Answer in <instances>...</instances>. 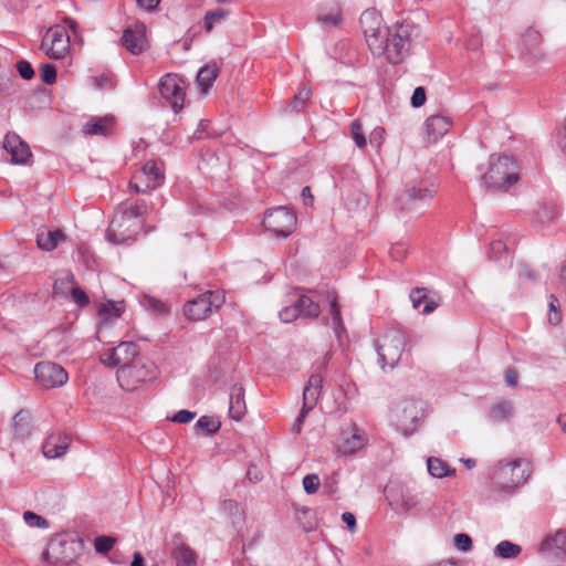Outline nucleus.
I'll return each instance as SVG.
<instances>
[{
    "mask_svg": "<svg viewBox=\"0 0 566 566\" xmlns=\"http://www.w3.org/2000/svg\"><path fill=\"white\" fill-rule=\"evenodd\" d=\"M337 491V479L332 478L324 482V492L333 495Z\"/></svg>",
    "mask_w": 566,
    "mask_h": 566,
    "instance_id": "e2e57ef3",
    "label": "nucleus"
},
{
    "mask_svg": "<svg viewBox=\"0 0 566 566\" xmlns=\"http://www.w3.org/2000/svg\"><path fill=\"white\" fill-rule=\"evenodd\" d=\"M426 102V92L424 88L419 86L415 88L412 96H411V105L413 107H420Z\"/></svg>",
    "mask_w": 566,
    "mask_h": 566,
    "instance_id": "5fc2aeb1",
    "label": "nucleus"
},
{
    "mask_svg": "<svg viewBox=\"0 0 566 566\" xmlns=\"http://www.w3.org/2000/svg\"><path fill=\"white\" fill-rule=\"evenodd\" d=\"M391 417L398 430L409 437L415 433L424 417L423 402L417 400L400 402L392 409Z\"/></svg>",
    "mask_w": 566,
    "mask_h": 566,
    "instance_id": "423d86ee",
    "label": "nucleus"
},
{
    "mask_svg": "<svg viewBox=\"0 0 566 566\" xmlns=\"http://www.w3.org/2000/svg\"><path fill=\"white\" fill-rule=\"evenodd\" d=\"M405 335L396 329L384 333L377 340L376 352L382 369L394 368L398 365L405 350Z\"/></svg>",
    "mask_w": 566,
    "mask_h": 566,
    "instance_id": "39448f33",
    "label": "nucleus"
},
{
    "mask_svg": "<svg viewBox=\"0 0 566 566\" xmlns=\"http://www.w3.org/2000/svg\"><path fill=\"white\" fill-rule=\"evenodd\" d=\"M41 78L45 84H53L56 80V70L52 64H43L41 67Z\"/></svg>",
    "mask_w": 566,
    "mask_h": 566,
    "instance_id": "3c124183",
    "label": "nucleus"
},
{
    "mask_svg": "<svg viewBox=\"0 0 566 566\" xmlns=\"http://www.w3.org/2000/svg\"><path fill=\"white\" fill-rule=\"evenodd\" d=\"M138 347L133 342H122L116 347L104 350L99 359L103 365L108 367L122 368L128 366L135 359H139Z\"/></svg>",
    "mask_w": 566,
    "mask_h": 566,
    "instance_id": "f8f14e48",
    "label": "nucleus"
},
{
    "mask_svg": "<svg viewBox=\"0 0 566 566\" xmlns=\"http://www.w3.org/2000/svg\"><path fill=\"white\" fill-rule=\"evenodd\" d=\"M558 216V208L554 205H544L539 207L536 212L535 223L539 226L542 229L545 226L553 223Z\"/></svg>",
    "mask_w": 566,
    "mask_h": 566,
    "instance_id": "4c0bfd02",
    "label": "nucleus"
},
{
    "mask_svg": "<svg viewBox=\"0 0 566 566\" xmlns=\"http://www.w3.org/2000/svg\"><path fill=\"white\" fill-rule=\"evenodd\" d=\"M17 70L20 76L24 80H31L34 76V71L31 64L27 61H19L17 63Z\"/></svg>",
    "mask_w": 566,
    "mask_h": 566,
    "instance_id": "864d4df0",
    "label": "nucleus"
},
{
    "mask_svg": "<svg viewBox=\"0 0 566 566\" xmlns=\"http://www.w3.org/2000/svg\"><path fill=\"white\" fill-rule=\"evenodd\" d=\"M552 298H553V301H551V303H549L551 313L548 314V321L552 324H558L560 322V315L555 310L554 301H556V300L553 296H552Z\"/></svg>",
    "mask_w": 566,
    "mask_h": 566,
    "instance_id": "0e129e2a",
    "label": "nucleus"
},
{
    "mask_svg": "<svg viewBox=\"0 0 566 566\" xmlns=\"http://www.w3.org/2000/svg\"><path fill=\"white\" fill-rule=\"evenodd\" d=\"M319 315V306L311 297L301 295L293 304L285 306L279 313L283 323H291L297 317L315 318Z\"/></svg>",
    "mask_w": 566,
    "mask_h": 566,
    "instance_id": "2eb2a0df",
    "label": "nucleus"
},
{
    "mask_svg": "<svg viewBox=\"0 0 566 566\" xmlns=\"http://www.w3.org/2000/svg\"><path fill=\"white\" fill-rule=\"evenodd\" d=\"M263 226L274 235L286 238L296 228V214L285 207H279L265 214Z\"/></svg>",
    "mask_w": 566,
    "mask_h": 566,
    "instance_id": "9d476101",
    "label": "nucleus"
},
{
    "mask_svg": "<svg viewBox=\"0 0 566 566\" xmlns=\"http://www.w3.org/2000/svg\"><path fill=\"white\" fill-rule=\"evenodd\" d=\"M145 202H136L117 212L107 229L106 237L114 243H126L135 240L142 229L140 217L146 212Z\"/></svg>",
    "mask_w": 566,
    "mask_h": 566,
    "instance_id": "f03ea898",
    "label": "nucleus"
},
{
    "mask_svg": "<svg viewBox=\"0 0 566 566\" xmlns=\"http://www.w3.org/2000/svg\"><path fill=\"white\" fill-rule=\"evenodd\" d=\"M3 147L13 164H27L32 156L29 146L14 134L6 136Z\"/></svg>",
    "mask_w": 566,
    "mask_h": 566,
    "instance_id": "412c9836",
    "label": "nucleus"
},
{
    "mask_svg": "<svg viewBox=\"0 0 566 566\" xmlns=\"http://www.w3.org/2000/svg\"><path fill=\"white\" fill-rule=\"evenodd\" d=\"M224 303L221 291H207L186 303L184 313L190 321H202L218 311Z\"/></svg>",
    "mask_w": 566,
    "mask_h": 566,
    "instance_id": "0eeeda50",
    "label": "nucleus"
},
{
    "mask_svg": "<svg viewBox=\"0 0 566 566\" xmlns=\"http://www.w3.org/2000/svg\"><path fill=\"white\" fill-rule=\"evenodd\" d=\"M196 413L192 412V411H189V410H180L178 411L172 418L171 420L174 422H179V423H188L190 422L193 418H195Z\"/></svg>",
    "mask_w": 566,
    "mask_h": 566,
    "instance_id": "4d7b16f0",
    "label": "nucleus"
},
{
    "mask_svg": "<svg viewBox=\"0 0 566 566\" xmlns=\"http://www.w3.org/2000/svg\"><path fill=\"white\" fill-rule=\"evenodd\" d=\"M23 520L31 527L46 528L49 526L45 518L31 511L23 513Z\"/></svg>",
    "mask_w": 566,
    "mask_h": 566,
    "instance_id": "a18cd8bd",
    "label": "nucleus"
},
{
    "mask_svg": "<svg viewBox=\"0 0 566 566\" xmlns=\"http://www.w3.org/2000/svg\"><path fill=\"white\" fill-rule=\"evenodd\" d=\"M125 312V304L123 301H106L97 305L98 317L102 323H109Z\"/></svg>",
    "mask_w": 566,
    "mask_h": 566,
    "instance_id": "cd10ccee",
    "label": "nucleus"
},
{
    "mask_svg": "<svg viewBox=\"0 0 566 566\" xmlns=\"http://www.w3.org/2000/svg\"><path fill=\"white\" fill-rule=\"evenodd\" d=\"M177 566H196L197 554L186 544L178 545L172 553Z\"/></svg>",
    "mask_w": 566,
    "mask_h": 566,
    "instance_id": "72a5a7b5",
    "label": "nucleus"
},
{
    "mask_svg": "<svg viewBox=\"0 0 566 566\" xmlns=\"http://www.w3.org/2000/svg\"><path fill=\"white\" fill-rule=\"evenodd\" d=\"M366 436L356 426H352L342 433L337 451L342 455H352L361 450L366 444Z\"/></svg>",
    "mask_w": 566,
    "mask_h": 566,
    "instance_id": "6ab92c4d",
    "label": "nucleus"
},
{
    "mask_svg": "<svg viewBox=\"0 0 566 566\" xmlns=\"http://www.w3.org/2000/svg\"><path fill=\"white\" fill-rule=\"evenodd\" d=\"M302 484L305 493L311 495L318 491L321 486V480L317 474H307L303 478Z\"/></svg>",
    "mask_w": 566,
    "mask_h": 566,
    "instance_id": "c03bdc74",
    "label": "nucleus"
},
{
    "mask_svg": "<svg viewBox=\"0 0 566 566\" xmlns=\"http://www.w3.org/2000/svg\"><path fill=\"white\" fill-rule=\"evenodd\" d=\"M342 520L347 525V527L350 532L355 531L356 518H355L354 514H352L350 512H345L342 514Z\"/></svg>",
    "mask_w": 566,
    "mask_h": 566,
    "instance_id": "052dcab7",
    "label": "nucleus"
},
{
    "mask_svg": "<svg viewBox=\"0 0 566 566\" xmlns=\"http://www.w3.org/2000/svg\"><path fill=\"white\" fill-rule=\"evenodd\" d=\"M158 90L160 96L178 113L185 103V82L176 74H166L161 77Z\"/></svg>",
    "mask_w": 566,
    "mask_h": 566,
    "instance_id": "ddd939ff",
    "label": "nucleus"
},
{
    "mask_svg": "<svg viewBox=\"0 0 566 566\" xmlns=\"http://www.w3.org/2000/svg\"><path fill=\"white\" fill-rule=\"evenodd\" d=\"M75 556V542L64 538L52 541L43 553L44 559L50 563L61 562L70 564L74 560Z\"/></svg>",
    "mask_w": 566,
    "mask_h": 566,
    "instance_id": "f3484780",
    "label": "nucleus"
},
{
    "mask_svg": "<svg viewBox=\"0 0 566 566\" xmlns=\"http://www.w3.org/2000/svg\"><path fill=\"white\" fill-rule=\"evenodd\" d=\"M220 421L214 417L201 416L196 423V427L208 434H213L220 429Z\"/></svg>",
    "mask_w": 566,
    "mask_h": 566,
    "instance_id": "79ce46f5",
    "label": "nucleus"
},
{
    "mask_svg": "<svg viewBox=\"0 0 566 566\" xmlns=\"http://www.w3.org/2000/svg\"><path fill=\"white\" fill-rule=\"evenodd\" d=\"M71 439L67 434L52 433L43 443V454L48 459H56L63 455L70 447Z\"/></svg>",
    "mask_w": 566,
    "mask_h": 566,
    "instance_id": "5701e85b",
    "label": "nucleus"
},
{
    "mask_svg": "<svg viewBox=\"0 0 566 566\" xmlns=\"http://www.w3.org/2000/svg\"><path fill=\"white\" fill-rule=\"evenodd\" d=\"M245 412L244 389L240 385H234L230 390L229 415L231 419L240 421Z\"/></svg>",
    "mask_w": 566,
    "mask_h": 566,
    "instance_id": "393cba45",
    "label": "nucleus"
},
{
    "mask_svg": "<svg viewBox=\"0 0 566 566\" xmlns=\"http://www.w3.org/2000/svg\"><path fill=\"white\" fill-rule=\"evenodd\" d=\"M41 49L50 59L65 57L70 52V34L65 27L55 25L50 28L42 40Z\"/></svg>",
    "mask_w": 566,
    "mask_h": 566,
    "instance_id": "9b49d317",
    "label": "nucleus"
},
{
    "mask_svg": "<svg viewBox=\"0 0 566 566\" xmlns=\"http://www.w3.org/2000/svg\"><path fill=\"white\" fill-rule=\"evenodd\" d=\"M518 180V165L510 156H491L489 170L483 175L490 188H505Z\"/></svg>",
    "mask_w": 566,
    "mask_h": 566,
    "instance_id": "7ed1b4c3",
    "label": "nucleus"
},
{
    "mask_svg": "<svg viewBox=\"0 0 566 566\" xmlns=\"http://www.w3.org/2000/svg\"><path fill=\"white\" fill-rule=\"evenodd\" d=\"M433 195L434 190L432 189L426 187H412L398 198V205L401 210L410 211L419 202H428L432 199Z\"/></svg>",
    "mask_w": 566,
    "mask_h": 566,
    "instance_id": "4be33fe9",
    "label": "nucleus"
},
{
    "mask_svg": "<svg viewBox=\"0 0 566 566\" xmlns=\"http://www.w3.org/2000/svg\"><path fill=\"white\" fill-rule=\"evenodd\" d=\"M507 251V248L505 245V243L501 240H496V241H493L491 244H490V255L491 258H497L496 254L501 253V252H506Z\"/></svg>",
    "mask_w": 566,
    "mask_h": 566,
    "instance_id": "bf43d9fd",
    "label": "nucleus"
},
{
    "mask_svg": "<svg viewBox=\"0 0 566 566\" xmlns=\"http://www.w3.org/2000/svg\"><path fill=\"white\" fill-rule=\"evenodd\" d=\"M505 382L510 387H515L517 385V373L514 369H507L504 375Z\"/></svg>",
    "mask_w": 566,
    "mask_h": 566,
    "instance_id": "680f3d73",
    "label": "nucleus"
},
{
    "mask_svg": "<svg viewBox=\"0 0 566 566\" xmlns=\"http://www.w3.org/2000/svg\"><path fill=\"white\" fill-rule=\"evenodd\" d=\"M350 136L358 148H365L367 145V140L361 130V126L358 120H354L350 124Z\"/></svg>",
    "mask_w": 566,
    "mask_h": 566,
    "instance_id": "37998d69",
    "label": "nucleus"
},
{
    "mask_svg": "<svg viewBox=\"0 0 566 566\" xmlns=\"http://www.w3.org/2000/svg\"><path fill=\"white\" fill-rule=\"evenodd\" d=\"M69 295L72 297L73 302L81 307L88 304V296L80 287H71Z\"/></svg>",
    "mask_w": 566,
    "mask_h": 566,
    "instance_id": "603ef678",
    "label": "nucleus"
},
{
    "mask_svg": "<svg viewBox=\"0 0 566 566\" xmlns=\"http://www.w3.org/2000/svg\"><path fill=\"white\" fill-rule=\"evenodd\" d=\"M71 287H75L74 275L70 272H64L55 280L53 284V294L67 296Z\"/></svg>",
    "mask_w": 566,
    "mask_h": 566,
    "instance_id": "58836bf2",
    "label": "nucleus"
},
{
    "mask_svg": "<svg viewBox=\"0 0 566 566\" xmlns=\"http://www.w3.org/2000/svg\"><path fill=\"white\" fill-rule=\"evenodd\" d=\"M122 43L130 53H142L147 48L145 24L136 23L127 28L122 36Z\"/></svg>",
    "mask_w": 566,
    "mask_h": 566,
    "instance_id": "a211bd4d",
    "label": "nucleus"
},
{
    "mask_svg": "<svg viewBox=\"0 0 566 566\" xmlns=\"http://www.w3.org/2000/svg\"><path fill=\"white\" fill-rule=\"evenodd\" d=\"M423 125L428 140L437 143L449 133L453 126V119L449 116L437 114L429 116Z\"/></svg>",
    "mask_w": 566,
    "mask_h": 566,
    "instance_id": "aec40b11",
    "label": "nucleus"
},
{
    "mask_svg": "<svg viewBox=\"0 0 566 566\" xmlns=\"http://www.w3.org/2000/svg\"><path fill=\"white\" fill-rule=\"evenodd\" d=\"M522 553V547L510 541H501L493 549V554L497 558L513 559Z\"/></svg>",
    "mask_w": 566,
    "mask_h": 566,
    "instance_id": "f704fd0d",
    "label": "nucleus"
},
{
    "mask_svg": "<svg viewBox=\"0 0 566 566\" xmlns=\"http://www.w3.org/2000/svg\"><path fill=\"white\" fill-rule=\"evenodd\" d=\"M410 301L413 308L420 311L422 314H430L438 306L433 300L428 297L426 289H413L410 292Z\"/></svg>",
    "mask_w": 566,
    "mask_h": 566,
    "instance_id": "7c9ffc66",
    "label": "nucleus"
},
{
    "mask_svg": "<svg viewBox=\"0 0 566 566\" xmlns=\"http://www.w3.org/2000/svg\"><path fill=\"white\" fill-rule=\"evenodd\" d=\"M541 553L546 556L560 557L566 554V532L557 531L545 537L541 544Z\"/></svg>",
    "mask_w": 566,
    "mask_h": 566,
    "instance_id": "b1692460",
    "label": "nucleus"
},
{
    "mask_svg": "<svg viewBox=\"0 0 566 566\" xmlns=\"http://www.w3.org/2000/svg\"><path fill=\"white\" fill-rule=\"evenodd\" d=\"M530 474L528 463L516 459L500 462L494 474L495 482L505 490H512L526 482Z\"/></svg>",
    "mask_w": 566,
    "mask_h": 566,
    "instance_id": "6e6552de",
    "label": "nucleus"
},
{
    "mask_svg": "<svg viewBox=\"0 0 566 566\" xmlns=\"http://www.w3.org/2000/svg\"><path fill=\"white\" fill-rule=\"evenodd\" d=\"M115 544V538L111 536H98L94 541V548L97 553H108Z\"/></svg>",
    "mask_w": 566,
    "mask_h": 566,
    "instance_id": "de8ad7c7",
    "label": "nucleus"
},
{
    "mask_svg": "<svg viewBox=\"0 0 566 566\" xmlns=\"http://www.w3.org/2000/svg\"><path fill=\"white\" fill-rule=\"evenodd\" d=\"M385 130L382 128H376L370 137V143L377 146L381 145Z\"/></svg>",
    "mask_w": 566,
    "mask_h": 566,
    "instance_id": "69168bd1",
    "label": "nucleus"
},
{
    "mask_svg": "<svg viewBox=\"0 0 566 566\" xmlns=\"http://www.w3.org/2000/svg\"><path fill=\"white\" fill-rule=\"evenodd\" d=\"M228 11L224 9H217L207 11L205 14V29L207 32H211L214 23H219L226 19Z\"/></svg>",
    "mask_w": 566,
    "mask_h": 566,
    "instance_id": "a19ab883",
    "label": "nucleus"
},
{
    "mask_svg": "<svg viewBox=\"0 0 566 566\" xmlns=\"http://www.w3.org/2000/svg\"><path fill=\"white\" fill-rule=\"evenodd\" d=\"M114 126V118L111 116L91 117L83 126V133L90 136H105Z\"/></svg>",
    "mask_w": 566,
    "mask_h": 566,
    "instance_id": "a878e982",
    "label": "nucleus"
},
{
    "mask_svg": "<svg viewBox=\"0 0 566 566\" xmlns=\"http://www.w3.org/2000/svg\"><path fill=\"white\" fill-rule=\"evenodd\" d=\"M30 413L21 410L13 417L12 428L18 438H25L31 432Z\"/></svg>",
    "mask_w": 566,
    "mask_h": 566,
    "instance_id": "e433bc0d",
    "label": "nucleus"
},
{
    "mask_svg": "<svg viewBox=\"0 0 566 566\" xmlns=\"http://www.w3.org/2000/svg\"><path fill=\"white\" fill-rule=\"evenodd\" d=\"M311 90L307 86H302L298 90V93L294 96V98L290 102L289 108L292 112L298 113L304 109L305 105L310 101Z\"/></svg>",
    "mask_w": 566,
    "mask_h": 566,
    "instance_id": "ea45409f",
    "label": "nucleus"
},
{
    "mask_svg": "<svg viewBox=\"0 0 566 566\" xmlns=\"http://www.w3.org/2000/svg\"><path fill=\"white\" fill-rule=\"evenodd\" d=\"M65 240V234L61 230L41 229L36 234V244L43 251H53Z\"/></svg>",
    "mask_w": 566,
    "mask_h": 566,
    "instance_id": "bb28decb",
    "label": "nucleus"
},
{
    "mask_svg": "<svg viewBox=\"0 0 566 566\" xmlns=\"http://www.w3.org/2000/svg\"><path fill=\"white\" fill-rule=\"evenodd\" d=\"M116 375L119 386L126 391H133L142 384L155 379L157 367L148 358L140 357L128 366L118 368Z\"/></svg>",
    "mask_w": 566,
    "mask_h": 566,
    "instance_id": "20e7f679",
    "label": "nucleus"
},
{
    "mask_svg": "<svg viewBox=\"0 0 566 566\" xmlns=\"http://www.w3.org/2000/svg\"><path fill=\"white\" fill-rule=\"evenodd\" d=\"M360 24L364 30L367 45L371 53L385 56L391 64L405 61L410 53V46L416 25L407 22H396L382 32V19L373 10H367L360 15Z\"/></svg>",
    "mask_w": 566,
    "mask_h": 566,
    "instance_id": "f257e3e1",
    "label": "nucleus"
},
{
    "mask_svg": "<svg viewBox=\"0 0 566 566\" xmlns=\"http://www.w3.org/2000/svg\"><path fill=\"white\" fill-rule=\"evenodd\" d=\"M541 40V35L537 31L535 30H528L526 35H525V42L528 43V42H533V43H536Z\"/></svg>",
    "mask_w": 566,
    "mask_h": 566,
    "instance_id": "338daca9",
    "label": "nucleus"
},
{
    "mask_svg": "<svg viewBox=\"0 0 566 566\" xmlns=\"http://www.w3.org/2000/svg\"><path fill=\"white\" fill-rule=\"evenodd\" d=\"M343 21L342 8L338 3H331L317 14V22L323 27H338Z\"/></svg>",
    "mask_w": 566,
    "mask_h": 566,
    "instance_id": "c756f323",
    "label": "nucleus"
},
{
    "mask_svg": "<svg viewBox=\"0 0 566 566\" xmlns=\"http://www.w3.org/2000/svg\"><path fill=\"white\" fill-rule=\"evenodd\" d=\"M219 75V67L216 63H208L203 65L197 74V86L201 94H207L209 88Z\"/></svg>",
    "mask_w": 566,
    "mask_h": 566,
    "instance_id": "c85d7f7f",
    "label": "nucleus"
},
{
    "mask_svg": "<svg viewBox=\"0 0 566 566\" xmlns=\"http://www.w3.org/2000/svg\"><path fill=\"white\" fill-rule=\"evenodd\" d=\"M390 505L399 514H408L416 511L420 503V494L409 488H399L390 491Z\"/></svg>",
    "mask_w": 566,
    "mask_h": 566,
    "instance_id": "dca6fc26",
    "label": "nucleus"
},
{
    "mask_svg": "<svg viewBox=\"0 0 566 566\" xmlns=\"http://www.w3.org/2000/svg\"><path fill=\"white\" fill-rule=\"evenodd\" d=\"M322 379L319 376H312L308 385L303 391V407L313 409L321 394Z\"/></svg>",
    "mask_w": 566,
    "mask_h": 566,
    "instance_id": "473e14b6",
    "label": "nucleus"
},
{
    "mask_svg": "<svg viewBox=\"0 0 566 566\" xmlns=\"http://www.w3.org/2000/svg\"><path fill=\"white\" fill-rule=\"evenodd\" d=\"M160 2L161 0H136L137 7L147 12L156 11Z\"/></svg>",
    "mask_w": 566,
    "mask_h": 566,
    "instance_id": "6e6d98bb",
    "label": "nucleus"
},
{
    "mask_svg": "<svg viewBox=\"0 0 566 566\" xmlns=\"http://www.w3.org/2000/svg\"><path fill=\"white\" fill-rule=\"evenodd\" d=\"M454 547L460 552H469L472 547V539L465 533H459L453 538Z\"/></svg>",
    "mask_w": 566,
    "mask_h": 566,
    "instance_id": "09e8293b",
    "label": "nucleus"
},
{
    "mask_svg": "<svg viewBox=\"0 0 566 566\" xmlns=\"http://www.w3.org/2000/svg\"><path fill=\"white\" fill-rule=\"evenodd\" d=\"M38 382L44 388L61 387L66 384L69 375L65 369L52 361H41L34 367Z\"/></svg>",
    "mask_w": 566,
    "mask_h": 566,
    "instance_id": "4468645a",
    "label": "nucleus"
},
{
    "mask_svg": "<svg viewBox=\"0 0 566 566\" xmlns=\"http://www.w3.org/2000/svg\"><path fill=\"white\" fill-rule=\"evenodd\" d=\"M165 180L163 165L149 160L138 170L129 182V187L137 193L147 192L159 187Z\"/></svg>",
    "mask_w": 566,
    "mask_h": 566,
    "instance_id": "1a4fd4ad",
    "label": "nucleus"
},
{
    "mask_svg": "<svg viewBox=\"0 0 566 566\" xmlns=\"http://www.w3.org/2000/svg\"><path fill=\"white\" fill-rule=\"evenodd\" d=\"M329 314H331V324L336 334H338L339 329L343 328V322L340 317L339 307L337 305L336 300H332L329 304Z\"/></svg>",
    "mask_w": 566,
    "mask_h": 566,
    "instance_id": "49530a36",
    "label": "nucleus"
},
{
    "mask_svg": "<svg viewBox=\"0 0 566 566\" xmlns=\"http://www.w3.org/2000/svg\"><path fill=\"white\" fill-rule=\"evenodd\" d=\"M311 409L310 408H306V407H302L301 409V412L300 415L297 416L296 420L294 421V423L292 424V428L291 430L294 432V433H300L301 430H302V424L308 413Z\"/></svg>",
    "mask_w": 566,
    "mask_h": 566,
    "instance_id": "13d9d810",
    "label": "nucleus"
},
{
    "mask_svg": "<svg viewBox=\"0 0 566 566\" xmlns=\"http://www.w3.org/2000/svg\"><path fill=\"white\" fill-rule=\"evenodd\" d=\"M514 407L511 401L503 400L495 403L489 413L490 420L494 422H502L510 419L513 416Z\"/></svg>",
    "mask_w": 566,
    "mask_h": 566,
    "instance_id": "c9c22d12",
    "label": "nucleus"
},
{
    "mask_svg": "<svg viewBox=\"0 0 566 566\" xmlns=\"http://www.w3.org/2000/svg\"><path fill=\"white\" fill-rule=\"evenodd\" d=\"M130 566H145L144 558L140 553H134Z\"/></svg>",
    "mask_w": 566,
    "mask_h": 566,
    "instance_id": "774afa93",
    "label": "nucleus"
},
{
    "mask_svg": "<svg viewBox=\"0 0 566 566\" xmlns=\"http://www.w3.org/2000/svg\"><path fill=\"white\" fill-rule=\"evenodd\" d=\"M428 473L436 479L455 475V470L452 469L446 461L437 457H429L427 459Z\"/></svg>",
    "mask_w": 566,
    "mask_h": 566,
    "instance_id": "2f4dec72",
    "label": "nucleus"
},
{
    "mask_svg": "<svg viewBox=\"0 0 566 566\" xmlns=\"http://www.w3.org/2000/svg\"><path fill=\"white\" fill-rule=\"evenodd\" d=\"M142 305L145 308L151 310L155 313L161 314V313L167 312V306L163 302H160L151 296H145L142 301Z\"/></svg>",
    "mask_w": 566,
    "mask_h": 566,
    "instance_id": "8fccbe9b",
    "label": "nucleus"
}]
</instances>
